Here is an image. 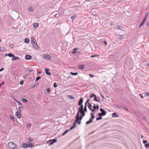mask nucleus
<instances>
[{
  "instance_id": "f257e3e1",
  "label": "nucleus",
  "mask_w": 149,
  "mask_h": 149,
  "mask_svg": "<svg viewBox=\"0 0 149 149\" xmlns=\"http://www.w3.org/2000/svg\"><path fill=\"white\" fill-rule=\"evenodd\" d=\"M83 117L82 115L79 116V113L78 112L76 117L75 122L80 125L81 123L80 121L82 120Z\"/></svg>"
},
{
  "instance_id": "f03ea898",
  "label": "nucleus",
  "mask_w": 149,
  "mask_h": 149,
  "mask_svg": "<svg viewBox=\"0 0 149 149\" xmlns=\"http://www.w3.org/2000/svg\"><path fill=\"white\" fill-rule=\"evenodd\" d=\"M8 146L9 148L12 149H17V146L13 142L8 143Z\"/></svg>"
},
{
  "instance_id": "7ed1b4c3",
  "label": "nucleus",
  "mask_w": 149,
  "mask_h": 149,
  "mask_svg": "<svg viewBox=\"0 0 149 149\" xmlns=\"http://www.w3.org/2000/svg\"><path fill=\"white\" fill-rule=\"evenodd\" d=\"M43 58L46 60H50L52 59L51 56L49 55L48 54H43Z\"/></svg>"
},
{
  "instance_id": "20e7f679",
  "label": "nucleus",
  "mask_w": 149,
  "mask_h": 149,
  "mask_svg": "<svg viewBox=\"0 0 149 149\" xmlns=\"http://www.w3.org/2000/svg\"><path fill=\"white\" fill-rule=\"evenodd\" d=\"M32 43V45L35 48L37 49L38 47V46L37 45V42L36 41L33 42H31Z\"/></svg>"
},
{
  "instance_id": "39448f33",
  "label": "nucleus",
  "mask_w": 149,
  "mask_h": 149,
  "mask_svg": "<svg viewBox=\"0 0 149 149\" xmlns=\"http://www.w3.org/2000/svg\"><path fill=\"white\" fill-rule=\"evenodd\" d=\"M56 141L57 139H54L51 140H49V144L50 145H52L54 143L56 142Z\"/></svg>"
},
{
  "instance_id": "423d86ee",
  "label": "nucleus",
  "mask_w": 149,
  "mask_h": 149,
  "mask_svg": "<svg viewBox=\"0 0 149 149\" xmlns=\"http://www.w3.org/2000/svg\"><path fill=\"white\" fill-rule=\"evenodd\" d=\"M49 69L45 68V71L46 74L50 76L51 75V74L50 72H49Z\"/></svg>"
},
{
  "instance_id": "0eeeda50",
  "label": "nucleus",
  "mask_w": 149,
  "mask_h": 149,
  "mask_svg": "<svg viewBox=\"0 0 149 149\" xmlns=\"http://www.w3.org/2000/svg\"><path fill=\"white\" fill-rule=\"evenodd\" d=\"M15 116L18 118H21V115L18 111H17L15 113Z\"/></svg>"
},
{
  "instance_id": "6e6552de",
  "label": "nucleus",
  "mask_w": 149,
  "mask_h": 149,
  "mask_svg": "<svg viewBox=\"0 0 149 149\" xmlns=\"http://www.w3.org/2000/svg\"><path fill=\"white\" fill-rule=\"evenodd\" d=\"M32 58V56L29 54L26 55L25 56V58L26 60L31 59Z\"/></svg>"
},
{
  "instance_id": "1a4fd4ad",
  "label": "nucleus",
  "mask_w": 149,
  "mask_h": 149,
  "mask_svg": "<svg viewBox=\"0 0 149 149\" xmlns=\"http://www.w3.org/2000/svg\"><path fill=\"white\" fill-rule=\"evenodd\" d=\"M88 108L90 110H91V111L93 112L94 111V109H93L92 108V106L90 103V102H88Z\"/></svg>"
},
{
  "instance_id": "9d476101",
  "label": "nucleus",
  "mask_w": 149,
  "mask_h": 149,
  "mask_svg": "<svg viewBox=\"0 0 149 149\" xmlns=\"http://www.w3.org/2000/svg\"><path fill=\"white\" fill-rule=\"evenodd\" d=\"M93 109H94V111L96 109H97V110H98L99 108V105L97 104L96 106H95V104H94L93 106Z\"/></svg>"
},
{
  "instance_id": "9b49d317",
  "label": "nucleus",
  "mask_w": 149,
  "mask_h": 149,
  "mask_svg": "<svg viewBox=\"0 0 149 149\" xmlns=\"http://www.w3.org/2000/svg\"><path fill=\"white\" fill-rule=\"evenodd\" d=\"M83 98L81 97V98L79 100V101L78 102V104L79 105H80L82 104V103L83 102Z\"/></svg>"
},
{
  "instance_id": "f8f14e48",
  "label": "nucleus",
  "mask_w": 149,
  "mask_h": 149,
  "mask_svg": "<svg viewBox=\"0 0 149 149\" xmlns=\"http://www.w3.org/2000/svg\"><path fill=\"white\" fill-rule=\"evenodd\" d=\"M19 58L18 57L15 56L14 55V56L12 57V61H14L17 59H19Z\"/></svg>"
},
{
  "instance_id": "ddd939ff",
  "label": "nucleus",
  "mask_w": 149,
  "mask_h": 149,
  "mask_svg": "<svg viewBox=\"0 0 149 149\" xmlns=\"http://www.w3.org/2000/svg\"><path fill=\"white\" fill-rule=\"evenodd\" d=\"M93 100L97 102H100V100L99 99V98H96V95L95 96V97H94L93 98Z\"/></svg>"
},
{
  "instance_id": "4468645a",
  "label": "nucleus",
  "mask_w": 149,
  "mask_h": 149,
  "mask_svg": "<svg viewBox=\"0 0 149 149\" xmlns=\"http://www.w3.org/2000/svg\"><path fill=\"white\" fill-rule=\"evenodd\" d=\"M28 10L30 12H33L34 11V9L33 7L32 6H29L28 8Z\"/></svg>"
},
{
  "instance_id": "2eb2a0df",
  "label": "nucleus",
  "mask_w": 149,
  "mask_h": 149,
  "mask_svg": "<svg viewBox=\"0 0 149 149\" xmlns=\"http://www.w3.org/2000/svg\"><path fill=\"white\" fill-rule=\"evenodd\" d=\"M80 106H81V107L79 109L78 112L79 113V111H80L81 110H84L83 105L82 104Z\"/></svg>"
},
{
  "instance_id": "dca6fc26",
  "label": "nucleus",
  "mask_w": 149,
  "mask_h": 149,
  "mask_svg": "<svg viewBox=\"0 0 149 149\" xmlns=\"http://www.w3.org/2000/svg\"><path fill=\"white\" fill-rule=\"evenodd\" d=\"M22 147L24 148H27L28 147V144L26 143H23L22 145Z\"/></svg>"
},
{
  "instance_id": "f3484780",
  "label": "nucleus",
  "mask_w": 149,
  "mask_h": 149,
  "mask_svg": "<svg viewBox=\"0 0 149 149\" xmlns=\"http://www.w3.org/2000/svg\"><path fill=\"white\" fill-rule=\"evenodd\" d=\"M100 111L102 112V113L103 114H105L104 115L105 116L106 115V111L104 110L102 108H100Z\"/></svg>"
},
{
  "instance_id": "a211bd4d",
  "label": "nucleus",
  "mask_w": 149,
  "mask_h": 149,
  "mask_svg": "<svg viewBox=\"0 0 149 149\" xmlns=\"http://www.w3.org/2000/svg\"><path fill=\"white\" fill-rule=\"evenodd\" d=\"M91 117L90 118L92 120H93L95 118V117L94 116V114L93 113H91Z\"/></svg>"
},
{
  "instance_id": "6ab92c4d",
  "label": "nucleus",
  "mask_w": 149,
  "mask_h": 149,
  "mask_svg": "<svg viewBox=\"0 0 149 149\" xmlns=\"http://www.w3.org/2000/svg\"><path fill=\"white\" fill-rule=\"evenodd\" d=\"M85 112V111H84V110H81L80 111H79V112L81 114V115H82L83 116H84L85 115V113H84Z\"/></svg>"
},
{
  "instance_id": "aec40b11",
  "label": "nucleus",
  "mask_w": 149,
  "mask_h": 149,
  "mask_svg": "<svg viewBox=\"0 0 149 149\" xmlns=\"http://www.w3.org/2000/svg\"><path fill=\"white\" fill-rule=\"evenodd\" d=\"M30 40L28 38H26L24 39V42L25 43H28L29 42Z\"/></svg>"
},
{
  "instance_id": "412c9836",
  "label": "nucleus",
  "mask_w": 149,
  "mask_h": 149,
  "mask_svg": "<svg viewBox=\"0 0 149 149\" xmlns=\"http://www.w3.org/2000/svg\"><path fill=\"white\" fill-rule=\"evenodd\" d=\"M85 65H79L78 67L80 69H83L84 68Z\"/></svg>"
},
{
  "instance_id": "4be33fe9",
  "label": "nucleus",
  "mask_w": 149,
  "mask_h": 149,
  "mask_svg": "<svg viewBox=\"0 0 149 149\" xmlns=\"http://www.w3.org/2000/svg\"><path fill=\"white\" fill-rule=\"evenodd\" d=\"M93 122V120H91V119H90L89 121L86 122V125H88L89 123H92Z\"/></svg>"
},
{
  "instance_id": "5701e85b",
  "label": "nucleus",
  "mask_w": 149,
  "mask_h": 149,
  "mask_svg": "<svg viewBox=\"0 0 149 149\" xmlns=\"http://www.w3.org/2000/svg\"><path fill=\"white\" fill-rule=\"evenodd\" d=\"M77 50H78V49L77 48H74L72 52V53L73 54H75Z\"/></svg>"
},
{
  "instance_id": "b1692460",
  "label": "nucleus",
  "mask_w": 149,
  "mask_h": 149,
  "mask_svg": "<svg viewBox=\"0 0 149 149\" xmlns=\"http://www.w3.org/2000/svg\"><path fill=\"white\" fill-rule=\"evenodd\" d=\"M6 49L4 48H0V52H5L6 51Z\"/></svg>"
},
{
  "instance_id": "393cba45",
  "label": "nucleus",
  "mask_w": 149,
  "mask_h": 149,
  "mask_svg": "<svg viewBox=\"0 0 149 149\" xmlns=\"http://www.w3.org/2000/svg\"><path fill=\"white\" fill-rule=\"evenodd\" d=\"M38 26V23H35L33 24V26L35 28H37Z\"/></svg>"
},
{
  "instance_id": "a878e982",
  "label": "nucleus",
  "mask_w": 149,
  "mask_h": 149,
  "mask_svg": "<svg viewBox=\"0 0 149 149\" xmlns=\"http://www.w3.org/2000/svg\"><path fill=\"white\" fill-rule=\"evenodd\" d=\"M56 13V12L53 13V14H54V16L56 17H59V14L58 15L57 13Z\"/></svg>"
},
{
  "instance_id": "bb28decb",
  "label": "nucleus",
  "mask_w": 149,
  "mask_h": 149,
  "mask_svg": "<svg viewBox=\"0 0 149 149\" xmlns=\"http://www.w3.org/2000/svg\"><path fill=\"white\" fill-rule=\"evenodd\" d=\"M28 147L30 148H32L34 146L33 145H32L31 143H30L29 144H28Z\"/></svg>"
},
{
  "instance_id": "cd10ccee",
  "label": "nucleus",
  "mask_w": 149,
  "mask_h": 149,
  "mask_svg": "<svg viewBox=\"0 0 149 149\" xmlns=\"http://www.w3.org/2000/svg\"><path fill=\"white\" fill-rule=\"evenodd\" d=\"M22 101L24 102H28V100L25 98H22Z\"/></svg>"
},
{
  "instance_id": "c85d7f7f",
  "label": "nucleus",
  "mask_w": 149,
  "mask_h": 149,
  "mask_svg": "<svg viewBox=\"0 0 149 149\" xmlns=\"http://www.w3.org/2000/svg\"><path fill=\"white\" fill-rule=\"evenodd\" d=\"M69 130H66L62 134V136H63L65 134H66Z\"/></svg>"
},
{
  "instance_id": "c756f323",
  "label": "nucleus",
  "mask_w": 149,
  "mask_h": 149,
  "mask_svg": "<svg viewBox=\"0 0 149 149\" xmlns=\"http://www.w3.org/2000/svg\"><path fill=\"white\" fill-rule=\"evenodd\" d=\"M68 97L70 98L71 99H74V97L72 96V95H68Z\"/></svg>"
},
{
  "instance_id": "7c9ffc66",
  "label": "nucleus",
  "mask_w": 149,
  "mask_h": 149,
  "mask_svg": "<svg viewBox=\"0 0 149 149\" xmlns=\"http://www.w3.org/2000/svg\"><path fill=\"white\" fill-rule=\"evenodd\" d=\"M33 139L30 138H29L27 139V141L29 142H31L33 141Z\"/></svg>"
},
{
  "instance_id": "2f4dec72",
  "label": "nucleus",
  "mask_w": 149,
  "mask_h": 149,
  "mask_svg": "<svg viewBox=\"0 0 149 149\" xmlns=\"http://www.w3.org/2000/svg\"><path fill=\"white\" fill-rule=\"evenodd\" d=\"M95 96H96V95L94 94H92L90 95V98H92L93 97H95Z\"/></svg>"
},
{
  "instance_id": "473e14b6",
  "label": "nucleus",
  "mask_w": 149,
  "mask_h": 149,
  "mask_svg": "<svg viewBox=\"0 0 149 149\" xmlns=\"http://www.w3.org/2000/svg\"><path fill=\"white\" fill-rule=\"evenodd\" d=\"M14 56V55L11 53H10L8 54V56L9 57H13Z\"/></svg>"
},
{
  "instance_id": "72a5a7b5",
  "label": "nucleus",
  "mask_w": 149,
  "mask_h": 149,
  "mask_svg": "<svg viewBox=\"0 0 149 149\" xmlns=\"http://www.w3.org/2000/svg\"><path fill=\"white\" fill-rule=\"evenodd\" d=\"M103 114L102 113H99V114H98V116H99V117H101L102 116H104V114Z\"/></svg>"
},
{
  "instance_id": "f704fd0d",
  "label": "nucleus",
  "mask_w": 149,
  "mask_h": 149,
  "mask_svg": "<svg viewBox=\"0 0 149 149\" xmlns=\"http://www.w3.org/2000/svg\"><path fill=\"white\" fill-rule=\"evenodd\" d=\"M31 42L36 41V40L35 39H34V38L33 37H32L31 38Z\"/></svg>"
},
{
  "instance_id": "c9c22d12",
  "label": "nucleus",
  "mask_w": 149,
  "mask_h": 149,
  "mask_svg": "<svg viewBox=\"0 0 149 149\" xmlns=\"http://www.w3.org/2000/svg\"><path fill=\"white\" fill-rule=\"evenodd\" d=\"M86 4H90L89 6H90L92 5L91 2L90 1H87L86 2Z\"/></svg>"
},
{
  "instance_id": "e433bc0d",
  "label": "nucleus",
  "mask_w": 149,
  "mask_h": 149,
  "mask_svg": "<svg viewBox=\"0 0 149 149\" xmlns=\"http://www.w3.org/2000/svg\"><path fill=\"white\" fill-rule=\"evenodd\" d=\"M116 115V113H114L112 114V116L113 117H117L118 116V115Z\"/></svg>"
},
{
  "instance_id": "4c0bfd02",
  "label": "nucleus",
  "mask_w": 149,
  "mask_h": 149,
  "mask_svg": "<svg viewBox=\"0 0 149 149\" xmlns=\"http://www.w3.org/2000/svg\"><path fill=\"white\" fill-rule=\"evenodd\" d=\"M70 73L71 74H72V75H76L78 74V73L77 72L73 73L72 72H70Z\"/></svg>"
},
{
  "instance_id": "58836bf2",
  "label": "nucleus",
  "mask_w": 149,
  "mask_h": 149,
  "mask_svg": "<svg viewBox=\"0 0 149 149\" xmlns=\"http://www.w3.org/2000/svg\"><path fill=\"white\" fill-rule=\"evenodd\" d=\"M27 127V128H29L31 126V123L30 124H26Z\"/></svg>"
},
{
  "instance_id": "ea45409f",
  "label": "nucleus",
  "mask_w": 149,
  "mask_h": 149,
  "mask_svg": "<svg viewBox=\"0 0 149 149\" xmlns=\"http://www.w3.org/2000/svg\"><path fill=\"white\" fill-rule=\"evenodd\" d=\"M41 78V77H40V76L37 77L36 79V81H38L39 79H40Z\"/></svg>"
},
{
  "instance_id": "a19ab883",
  "label": "nucleus",
  "mask_w": 149,
  "mask_h": 149,
  "mask_svg": "<svg viewBox=\"0 0 149 149\" xmlns=\"http://www.w3.org/2000/svg\"><path fill=\"white\" fill-rule=\"evenodd\" d=\"M87 107L86 105H85L84 107V111L85 112H86L87 111Z\"/></svg>"
},
{
  "instance_id": "79ce46f5",
  "label": "nucleus",
  "mask_w": 149,
  "mask_h": 149,
  "mask_svg": "<svg viewBox=\"0 0 149 149\" xmlns=\"http://www.w3.org/2000/svg\"><path fill=\"white\" fill-rule=\"evenodd\" d=\"M144 24V23H143V22H142L141 23H140L139 26V28H140L141 26H142L143 24Z\"/></svg>"
},
{
  "instance_id": "37998d69",
  "label": "nucleus",
  "mask_w": 149,
  "mask_h": 149,
  "mask_svg": "<svg viewBox=\"0 0 149 149\" xmlns=\"http://www.w3.org/2000/svg\"><path fill=\"white\" fill-rule=\"evenodd\" d=\"M16 102L18 103V106H21L22 105L21 103L18 101L16 100Z\"/></svg>"
},
{
  "instance_id": "c03bdc74",
  "label": "nucleus",
  "mask_w": 149,
  "mask_h": 149,
  "mask_svg": "<svg viewBox=\"0 0 149 149\" xmlns=\"http://www.w3.org/2000/svg\"><path fill=\"white\" fill-rule=\"evenodd\" d=\"M76 17V15H73L72 17H71V19L72 20H74L75 18V17Z\"/></svg>"
},
{
  "instance_id": "a18cd8bd",
  "label": "nucleus",
  "mask_w": 149,
  "mask_h": 149,
  "mask_svg": "<svg viewBox=\"0 0 149 149\" xmlns=\"http://www.w3.org/2000/svg\"><path fill=\"white\" fill-rule=\"evenodd\" d=\"M102 119V117H99L96 118V120H101Z\"/></svg>"
},
{
  "instance_id": "49530a36",
  "label": "nucleus",
  "mask_w": 149,
  "mask_h": 149,
  "mask_svg": "<svg viewBox=\"0 0 149 149\" xmlns=\"http://www.w3.org/2000/svg\"><path fill=\"white\" fill-rule=\"evenodd\" d=\"M123 36L122 35H119L118 36V38L119 39H123Z\"/></svg>"
},
{
  "instance_id": "de8ad7c7",
  "label": "nucleus",
  "mask_w": 149,
  "mask_h": 149,
  "mask_svg": "<svg viewBox=\"0 0 149 149\" xmlns=\"http://www.w3.org/2000/svg\"><path fill=\"white\" fill-rule=\"evenodd\" d=\"M145 146H146V147L147 148L149 147V144L148 143H147L146 144H145Z\"/></svg>"
},
{
  "instance_id": "09e8293b",
  "label": "nucleus",
  "mask_w": 149,
  "mask_h": 149,
  "mask_svg": "<svg viewBox=\"0 0 149 149\" xmlns=\"http://www.w3.org/2000/svg\"><path fill=\"white\" fill-rule=\"evenodd\" d=\"M117 27H118V29H120V30H121L122 29V27H121L120 26L118 25L117 26Z\"/></svg>"
},
{
  "instance_id": "8fccbe9b",
  "label": "nucleus",
  "mask_w": 149,
  "mask_h": 149,
  "mask_svg": "<svg viewBox=\"0 0 149 149\" xmlns=\"http://www.w3.org/2000/svg\"><path fill=\"white\" fill-rule=\"evenodd\" d=\"M75 127H74V126H72V127H71V128H70V130H71Z\"/></svg>"
},
{
  "instance_id": "3c124183",
  "label": "nucleus",
  "mask_w": 149,
  "mask_h": 149,
  "mask_svg": "<svg viewBox=\"0 0 149 149\" xmlns=\"http://www.w3.org/2000/svg\"><path fill=\"white\" fill-rule=\"evenodd\" d=\"M75 127H74V126H72V127H71V128H70V130H71Z\"/></svg>"
},
{
  "instance_id": "603ef678",
  "label": "nucleus",
  "mask_w": 149,
  "mask_h": 149,
  "mask_svg": "<svg viewBox=\"0 0 149 149\" xmlns=\"http://www.w3.org/2000/svg\"><path fill=\"white\" fill-rule=\"evenodd\" d=\"M54 87H57V85L56 83H55L54 84Z\"/></svg>"
},
{
  "instance_id": "864d4df0",
  "label": "nucleus",
  "mask_w": 149,
  "mask_h": 149,
  "mask_svg": "<svg viewBox=\"0 0 149 149\" xmlns=\"http://www.w3.org/2000/svg\"><path fill=\"white\" fill-rule=\"evenodd\" d=\"M77 123L76 122H75V120L74 121V123L73 124V126H74V127H76V123Z\"/></svg>"
},
{
  "instance_id": "5fc2aeb1",
  "label": "nucleus",
  "mask_w": 149,
  "mask_h": 149,
  "mask_svg": "<svg viewBox=\"0 0 149 149\" xmlns=\"http://www.w3.org/2000/svg\"><path fill=\"white\" fill-rule=\"evenodd\" d=\"M148 13L145 16V17H144V19H145L146 20V19L147 18V17L148 16Z\"/></svg>"
},
{
  "instance_id": "6e6d98bb",
  "label": "nucleus",
  "mask_w": 149,
  "mask_h": 149,
  "mask_svg": "<svg viewBox=\"0 0 149 149\" xmlns=\"http://www.w3.org/2000/svg\"><path fill=\"white\" fill-rule=\"evenodd\" d=\"M24 81H21L20 82V84L21 85H23V84Z\"/></svg>"
},
{
  "instance_id": "4d7b16f0",
  "label": "nucleus",
  "mask_w": 149,
  "mask_h": 149,
  "mask_svg": "<svg viewBox=\"0 0 149 149\" xmlns=\"http://www.w3.org/2000/svg\"><path fill=\"white\" fill-rule=\"evenodd\" d=\"M4 84V82H2L0 84V87H1L2 85Z\"/></svg>"
},
{
  "instance_id": "13d9d810",
  "label": "nucleus",
  "mask_w": 149,
  "mask_h": 149,
  "mask_svg": "<svg viewBox=\"0 0 149 149\" xmlns=\"http://www.w3.org/2000/svg\"><path fill=\"white\" fill-rule=\"evenodd\" d=\"M9 47H10L11 48H12L13 47V44H10L9 46Z\"/></svg>"
},
{
  "instance_id": "bf43d9fd",
  "label": "nucleus",
  "mask_w": 149,
  "mask_h": 149,
  "mask_svg": "<svg viewBox=\"0 0 149 149\" xmlns=\"http://www.w3.org/2000/svg\"><path fill=\"white\" fill-rule=\"evenodd\" d=\"M10 118L11 120H14V118L13 117L10 116Z\"/></svg>"
},
{
  "instance_id": "052dcab7",
  "label": "nucleus",
  "mask_w": 149,
  "mask_h": 149,
  "mask_svg": "<svg viewBox=\"0 0 149 149\" xmlns=\"http://www.w3.org/2000/svg\"><path fill=\"white\" fill-rule=\"evenodd\" d=\"M47 92H49L50 91V90L49 88L47 89Z\"/></svg>"
},
{
  "instance_id": "680f3d73",
  "label": "nucleus",
  "mask_w": 149,
  "mask_h": 149,
  "mask_svg": "<svg viewBox=\"0 0 149 149\" xmlns=\"http://www.w3.org/2000/svg\"><path fill=\"white\" fill-rule=\"evenodd\" d=\"M4 68H2L0 69V72H1L3 71L4 70Z\"/></svg>"
},
{
  "instance_id": "e2e57ef3",
  "label": "nucleus",
  "mask_w": 149,
  "mask_h": 149,
  "mask_svg": "<svg viewBox=\"0 0 149 149\" xmlns=\"http://www.w3.org/2000/svg\"><path fill=\"white\" fill-rule=\"evenodd\" d=\"M146 95L147 96H149V93L148 92H146Z\"/></svg>"
},
{
  "instance_id": "0e129e2a",
  "label": "nucleus",
  "mask_w": 149,
  "mask_h": 149,
  "mask_svg": "<svg viewBox=\"0 0 149 149\" xmlns=\"http://www.w3.org/2000/svg\"><path fill=\"white\" fill-rule=\"evenodd\" d=\"M89 75L91 77H94L93 75L91 74H89Z\"/></svg>"
},
{
  "instance_id": "69168bd1",
  "label": "nucleus",
  "mask_w": 149,
  "mask_h": 149,
  "mask_svg": "<svg viewBox=\"0 0 149 149\" xmlns=\"http://www.w3.org/2000/svg\"><path fill=\"white\" fill-rule=\"evenodd\" d=\"M147 142V141L145 140V141H143V143L144 144H146V143Z\"/></svg>"
},
{
  "instance_id": "338daca9",
  "label": "nucleus",
  "mask_w": 149,
  "mask_h": 149,
  "mask_svg": "<svg viewBox=\"0 0 149 149\" xmlns=\"http://www.w3.org/2000/svg\"><path fill=\"white\" fill-rule=\"evenodd\" d=\"M97 56V55H92L91 56V57H93Z\"/></svg>"
},
{
  "instance_id": "774afa93",
  "label": "nucleus",
  "mask_w": 149,
  "mask_h": 149,
  "mask_svg": "<svg viewBox=\"0 0 149 149\" xmlns=\"http://www.w3.org/2000/svg\"><path fill=\"white\" fill-rule=\"evenodd\" d=\"M104 43L105 44V46L107 45V42L106 41H105L104 42Z\"/></svg>"
}]
</instances>
